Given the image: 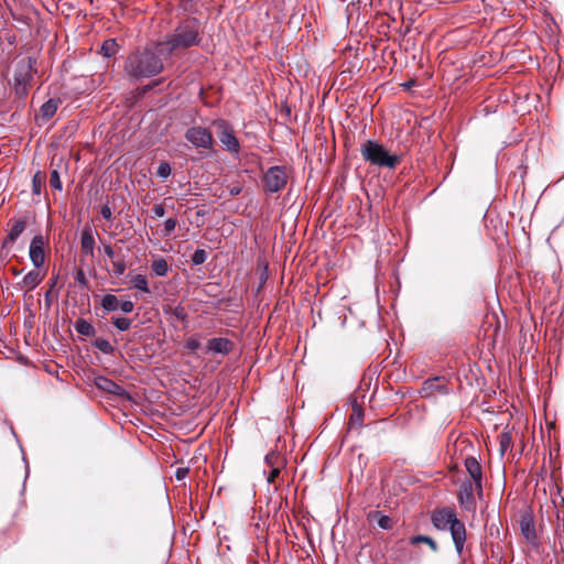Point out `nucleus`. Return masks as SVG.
<instances>
[{"label": "nucleus", "instance_id": "30", "mask_svg": "<svg viewBox=\"0 0 564 564\" xmlns=\"http://www.w3.org/2000/svg\"><path fill=\"white\" fill-rule=\"evenodd\" d=\"M111 322L119 332H126L131 328L132 319L121 316H112Z\"/></svg>", "mask_w": 564, "mask_h": 564}, {"label": "nucleus", "instance_id": "28", "mask_svg": "<svg viewBox=\"0 0 564 564\" xmlns=\"http://www.w3.org/2000/svg\"><path fill=\"white\" fill-rule=\"evenodd\" d=\"M410 543L412 545H415L419 543L427 544L433 552H437V550H438L436 542L431 536H427V535H421V534L414 535L410 539Z\"/></svg>", "mask_w": 564, "mask_h": 564}, {"label": "nucleus", "instance_id": "54", "mask_svg": "<svg viewBox=\"0 0 564 564\" xmlns=\"http://www.w3.org/2000/svg\"><path fill=\"white\" fill-rule=\"evenodd\" d=\"M291 490L292 489H291L290 485H288V492H291Z\"/></svg>", "mask_w": 564, "mask_h": 564}, {"label": "nucleus", "instance_id": "33", "mask_svg": "<svg viewBox=\"0 0 564 564\" xmlns=\"http://www.w3.org/2000/svg\"><path fill=\"white\" fill-rule=\"evenodd\" d=\"M112 267H113L112 274L116 276H121L128 268L124 259H113Z\"/></svg>", "mask_w": 564, "mask_h": 564}, {"label": "nucleus", "instance_id": "49", "mask_svg": "<svg viewBox=\"0 0 564 564\" xmlns=\"http://www.w3.org/2000/svg\"><path fill=\"white\" fill-rule=\"evenodd\" d=\"M275 501H274V510L276 511L278 509L281 508V505H282V500H283V496L281 495H278L275 496Z\"/></svg>", "mask_w": 564, "mask_h": 564}, {"label": "nucleus", "instance_id": "22", "mask_svg": "<svg viewBox=\"0 0 564 564\" xmlns=\"http://www.w3.org/2000/svg\"><path fill=\"white\" fill-rule=\"evenodd\" d=\"M75 330L83 336H94L96 330L93 324L84 318H78L74 325Z\"/></svg>", "mask_w": 564, "mask_h": 564}, {"label": "nucleus", "instance_id": "43", "mask_svg": "<svg viewBox=\"0 0 564 564\" xmlns=\"http://www.w3.org/2000/svg\"><path fill=\"white\" fill-rule=\"evenodd\" d=\"M153 218H161L165 215V208L162 204H156L151 209Z\"/></svg>", "mask_w": 564, "mask_h": 564}, {"label": "nucleus", "instance_id": "36", "mask_svg": "<svg viewBox=\"0 0 564 564\" xmlns=\"http://www.w3.org/2000/svg\"><path fill=\"white\" fill-rule=\"evenodd\" d=\"M75 280L83 290H89L88 281L83 269L76 271Z\"/></svg>", "mask_w": 564, "mask_h": 564}, {"label": "nucleus", "instance_id": "42", "mask_svg": "<svg viewBox=\"0 0 564 564\" xmlns=\"http://www.w3.org/2000/svg\"><path fill=\"white\" fill-rule=\"evenodd\" d=\"M41 172H37L32 180L33 193L39 195L41 193L42 180L40 176Z\"/></svg>", "mask_w": 564, "mask_h": 564}, {"label": "nucleus", "instance_id": "7", "mask_svg": "<svg viewBox=\"0 0 564 564\" xmlns=\"http://www.w3.org/2000/svg\"><path fill=\"white\" fill-rule=\"evenodd\" d=\"M264 462L268 465V469L263 470L268 484L267 491L268 494H275L281 489V484L284 482L281 476L283 459L278 453L272 452L265 455Z\"/></svg>", "mask_w": 564, "mask_h": 564}, {"label": "nucleus", "instance_id": "18", "mask_svg": "<svg viewBox=\"0 0 564 564\" xmlns=\"http://www.w3.org/2000/svg\"><path fill=\"white\" fill-rule=\"evenodd\" d=\"M25 225L26 223L23 219L15 220L3 240L2 248H6L9 243H13L24 231Z\"/></svg>", "mask_w": 564, "mask_h": 564}, {"label": "nucleus", "instance_id": "23", "mask_svg": "<svg viewBox=\"0 0 564 564\" xmlns=\"http://www.w3.org/2000/svg\"><path fill=\"white\" fill-rule=\"evenodd\" d=\"M58 104H59V101L57 99H54V98H50L48 100H46L41 106L42 117L45 118V119L52 118L56 113V111H57Z\"/></svg>", "mask_w": 564, "mask_h": 564}, {"label": "nucleus", "instance_id": "47", "mask_svg": "<svg viewBox=\"0 0 564 564\" xmlns=\"http://www.w3.org/2000/svg\"><path fill=\"white\" fill-rule=\"evenodd\" d=\"M459 500H460V503L464 505V506H468V505H474L475 503V496H469V495H466V496H458Z\"/></svg>", "mask_w": 564, "mask_h": 564}, {"label": "nucleus", "instance_id": "14", "mask_svg": "<svg viewBox=\"0 0 564 564\" xmlns=\"http://www.w3.org/2000/svg\"><path fill=\"white\" fill-rule=\"evenodd\" d=\"M29 254L35 269H39L43 265L45 260L44 239L41 235L34 236L31 240Z\"/></svg>", "mask_w": 564, "mask_h": 564}, {"label": "nucleus", "instance_id": "40", "mask_svg": "<svg viewBox=\"0 0 564 564\" xmlns=\"http://www.w3.org/2000/svg\"><path fill=\"white\" fill-rule=\"evenodd\" d=\"M200 347V343L196 337H189L185 341V349H187L191 352H195Z\"/></svg>", "mask_w": 564, "mask_h": 564}, {"label": "nucleus", "instance_id": "48", "mask_svg": "<svg viewBox=\"0 0 564 564\" xmlns=\"http://www.w3.org/2000/svg\"><path fill=\"white\" fill-rule=\"evenodd\" d=\"M228 192L231 197H235L242 192V187L240 185H234L228 188Z\"/></svg>", "mask_w": 564, "mask_h": 564}, {"label": "nucleus", "instance_id": "19", "mask_svg": "<svg viewBox=\"0 0 564 564\" xmlns=\"http://www.w3.org/2000/svg\"><path fill=\"white\" fill-rule=\"evenodd\" d=\"M130 284L131 289H135L144 294H151V290L149 288L148 276L145 274L139 273L135 275H132L130 273Z\"/></svg>", "mask_w": 564, "mask_h": 564}, {"label": "nucleus", "instance_id": "11", "mask_svg": "<svg viewBox=\"0 0 564 564\" xmlns=\"http://www.w3.org/2000/svg\"><path fill=\"white\" fill-rule=\"evenodd\" d=\"M519 528L525 541L536 545L538 534L534 524V512L530 505H524L519 512Z\"/></svg>", "mask_w": 564, "mask_h": 564}, {"label": "nucleus", "instance_id": "41", "mask_svg": "<svg viewBox=\"0 0 564 564\" xmlns=\"http://www.w3.org/2000/svg\"><path fill=\"white\" fill-rule=\"evenodd\" d=\"M119 310L123 313L129 314L134 310V303L130 300L119 302Z\"/></svg>", "mask_w": 564, "mask_h": 564}, {"label": "nucleus", "instance_id": "9", "mask_svg": "<svg viewBox=\"0 0 564 564\" xmlns=\"http://www.w3.org/2000/svg\"><path fill=\"white\" fill-rule=\"evenodd\" d=\"M262 181L265 193L275 194L280 192L288 182L285 167L282 165L269 167L263 174Z\"/></svg>", "mask_w": 564, "mask_h": 564}, {"label": "nucleus", "instance_id": "39", "mask_svg": "<svg viewBox=\"0 0 564 564\" xmlns=\"http://www.w3.org/2000/svg\"><path fill=\"white\" fill-rule=\"evenodd\" d=\"M177 220L175 218H167L164 221V236H170L176 228Z\"/></svg>", "mask_w": 564, "mask_h": 564}, {"label": "nucleus", "instance_id": "27", "mask_svg": "<svg viewBox=\"0 0 564 564\" xmlns=\"http://www.w3.org/2000/svg\"><path fill=\"white\" fill-rule=\"evenodd\" d=\"M91 345L105 355H112L115 347L105 338H96Z\"/></svg>", "mask_w": 564, "mask_h": 564}, {"label": "nucleus", "instance_id": "8", "mask_svg": "<svg viewBox=\"0 0 564 564\" xmlns=\"http://www.w3.org/2000/svg\"><path fill=\"white\" fill-rule=\"evenodd\" d=\"M212 124L217 128V135L224 149L230 154L237 155L240 151V143L232 126L225 119L213 120Z\"/></svg>", "mask_w": 564, "mask_h": 564}, {"label": "nucleus", "instance_id": "3", "mask_svg": "<svg viewBox=\"0 0 564 564\" xmlns=\"http://www.w3.org/2000/svg\"><path fill=\"white\" fill-rule=\"evenodd\" d=\"M431 522L440 531H449L458 556H462L466 542V528L449 507L436 508L431 512Z\"/></svg>", "mask_w": 564, "mask_h": 564}, {"label": "nucleus", "instance_id": "5", "mask_svg": "<svg viewBox=\"0 0 564 564\" xmlns=\"http://www.w3.org/2000/svg\"><path fill=\"white\" fill-rule=\"evenodd\" d=\"M34 64L35 59L28 57L26 59L20 61L14 69L13 74V90L19 99H25L29 95V88L34 76Z\"/></svg>", "mask_w": 564, "mask_h": 564}, {"label": "nucleus", "instance_id": "50", "mask_svg": "<svg viewBox=\"0 0 564 564\" xmlns=\"http://www.w3.org/2000/svg\"><path fill=\"white\" fill-rule=\"evenodd\" d=\"M51 293H52V290H48V291L45 293V301H46L47 306H50V305H51V302H52V300H51Z\"/></svg>", "mask_w": 564, "mask_h": 564}, {"label": "nucleus", "instance_id": "21", "mask_svg": "<svg viewBox=\"0 0 564 564\" xmlns=\"http://www.w3.org/2000/svg\"><path fill=\"white\" fill-rule=\"evenodd\" d=\"M151 270L155 276L163 278L167 275L170 265L164 258L159 257L153 260L151 264Z\"/></svg>", "mask_w": 564, "mask_h": 564}, {"label": "nucleus", "instance_id": "38", "mask_svg": "<svg viewBox=\"0 0 564 564\" xmlns=\"http://www.w3.org/2000/svg\"><path fill=\"white\" fill-rule=\"evenodd\" d=\"M414 482L413 477L410 475H401L398 477V485L400 486V489L403 491H409L410 488H408V485H411Z\"/></svg>", "mask_w": 564, "mask_h": 564}, {"label": "nucleus", "instance_id": "51", "mask_svg": "<svg viewBox=\"0 0 564 564\" xmlns=\"http://www.w3.org/2000/svg\"><path fill=\"white\" fill-rule=\"evenodd\" d=\"M557 500H560L561 502H564V496H562V495L555 496V498L552 500L554 506H557V502H558Z\"/></svg>", "mask_w": 564, "mask_h": 564}, {"label": "nucleus", "instance_id": "10", "mask_svg": "<svg viewBox=\"0 0 564 564\" xmlns=\"http://www.w3.org/2000/svg\"><path fill=\"white\" fill-rule=\"evenodd\" d=\"M184 138L196 149L212 151L214 148V138L207 128L200 126L191 127L185 131Z\"/></svg>", "mask_w": 564, "mask_h": 564}, {"label": "nucleus", "instance_id": "1", "mask_svg": "<svg viewBox=\"0 0 564 564\" xmlns=\"http://www.w3.org/2000/svg\"><path fill=\"white\" fill-rule=\"evenodd\" d=\"M162 45L158 42L154 46L138 50L128 55L124 62V72L133 80L154 77L164 69V61L169 59Z\"/></svg>", "mask_w": 564, "mask_h": 564}, {"label": "nucleus", "instance_id": "12", "mask_svg": "<svg viewBox=\"0 0 564 564\" xmlns=\"http://www.w3.org/2000/svg\"><path fill=\"white\" fill-rule=\"evenodd\" d=\"M94 384L99 390H102V391L113 394L116 397L130 398L128 391L122 386L118 384L117 382L109 379L108 377H105V376L95 377Z\"/></svg>", "mask_w": 564, "mask_h": 564}, {"label": "nucleus", "instance_id": "16", "mask_svg": "<svg viewBox=\"0 0 564 564\" xmlns=\"http://www.w3.org/2000/svg\"><path fill=\"white\" fill-rule=\"evenodd\" d=\"M95 237L91 228L86 227L83 229L80 234V249L82 252L86 256H94L95 250Z\"/></svg>", "mask_w": 564, "mask_h": 564}, {"label": "nucleus", "instance_id": "2", "mask_svg": "<svg viewBox=\"0 0 564 564\" xmlns=\"http://www.w3.org/2000/svg\"><path fill=\"white\" fill-rule=\"evenodd\" d=\"M200 41L199 22L197 19L192 18L180 23L171 34H167L159 43L162 45L165 56L171 58L175 51L196 46Z\"/></svg>", "mask_w": 564, "mask_h": 564}, {"label": "nucleus", "instance_id": "44", "mask_svg": "<svg viewBox=\"0 0 564 564\" xmlns=\"http://www.w3.org/2000/svg\"><path fill=\"white\" fill-rule=\"evenodd\" d=\"M188 473H189V468L188 467H178L175 470V478L178 481H182V480H184L187 477Z\"/></svg>", "mask_w": 564, "mask_h": 564}, {"label": "nucleus", "instance_id": "46", "mask_svg": "<svg viewBox=\"0 0 564 564\" xmlns=\"http://www.w3.org/2000/svg\"><path fill=\"white\" fill-rule=\"evenodd\" d=\"M102 250H104V253L106 257H108L112 260L115 259V251L110 243H104Z\"/></svg>", "mask_w": 564, "mask_h": 564}, {"label": "nucleus", "instance_id": "35", "mask_svg": "<svg viewBox=\"0 0 564 564\" xmlns=\"http://www.w3.org/2000/svg\"><path fill=\"white\" fill-rule=\"evenodd\" d=\"M50 183L54 189L62 191L63 185L57 170L51 171Z\"/></svg>", "mask_w": 564, "mask_h": 564}, {"label": "nucleus", "instance_id": "25", "mask_svg": "<svg viewBox=\"0 0 564 564\" xmlns=\"http://www.w3.org/2000/svg\"><path fill=\"white\" fill-rule=\"evenodd\" d=\"M364 421V413L359 405L355 404L352 408V413L349 417V427L350 429H360Z\"/></svg>", "mask_w": 564, "mask_h": 564}, {"label": "nucleus", "instance_id": "53", "mask_svg": "<svg viewBox=\"0 0 564 564\" xmlns=\"http://www.w3.org/2000/svg\"><path fill=\"white\" fill-rule=\"evenodd\" d=\"M412 85H413V82H406V83L402 84V86L406 89H409Z\"/></svg>", "mask_w": 564, "mask_h": 564}, {"label": "nucleus", "instance_id": "34", "mask_svg": "<svg viewBox=\"0 0 564 564\" xmlns=\"http://www.w3.org/2000/svg\"><path fill=\"white\" fill-rule=\"evenodd\" d=\"M172 169L169 162H161L156 170V175L161 178H167L171 175Z\"/></svg>", "mask_w": 564, "mask_h": 564}, {"label": "nucleus", "instance_id": "13", "mask_svg": "<svg viewBox=\"0 0 564 564\" xmlns=\"http://www.w3.org/2000/svg\"><path fill=\"white\" fill-rule=\"evenodd\" d=\"M234 349V343L226 337H214L207 340L205 350L206 354H219L223 356L229 355Z\"/></svg>", "mask_w": 564, "mask_h": 564}, {"label": "nucleus", "instance_id": "52", "mask_svg": "<svg viewBox=\"0 0 564 564\" xmlns=\"http://www.w3.org/2000/svg\"><path fill=\"white\" fill-rule=\"evenodd\" d=\"M57 283V276L51 279V288L50 290H53Z\"/></svg>", "mask_w": 564, "mask_h": 564}, {"label": "nucleus", "instance_id": "20", "mask_svg": "<svg viewBox=\"0 0 564 564\" xmlns=\"http://www.w3.org/2000/svg\"><path fill=\"white\" fill-rule=\"evenodd\" d=\"M43 280V276L41 275L40 271L37 269L30 271L26 273L21 284L26 288L28 291H31L35 289Z\"/></svg>", "mask_w": 564, "mask_h": 564}, {"label": "nucleus", "instance_id": "26", "mask_svg": "<svg viewBox=\"0 0 564 564\" xmlns=\"http://www.w3.org/2000/svg\"><path fill=\"white\" fill-rule=\"evenodd\" d=\"M118 51V44L115 39H108L104 41L100 47V53L105 57H110L115 55Z\"/></svg>", "mask_w": 564, "mask_h": 564}, {"label": "nucleus", "instance_id": "45", "mask_svg": "<svg viewBox=\"0 0 564 564\" xmlns=\"http://www.w3.org/2000/svg\"><path fill=\"white\" fill-rule=\"evenodd\" d=\"M100 214L107 220H110L112 218V212H111V208H110L109 204H105L101 207Z\"/></svg>", "mask_w": 564, "mask_h": 564}, {"label": "nucleus", "instance_id": "17", "mask_svg": "<svg viewBox=\"0 0 564 564\" xmlns=\"http://www.w3.org/2000/svg\"><path fill=\"white\" fill-rule=\"evenodd\" d=\"M367 520L372 523L377 522L378 527L382 530H391L393 528V520L384 514L382 511L371 510L367 513Z\"/></svg>", "mask_w": 564, "mask_h": 564}, {"label": "nucleus", "instance_id": "32", "mask_svg": "<svg viewBox=\"0 0 564 564\" xmlns=\"http://www.w3.org/2000/svg\"><path fill=\"white\" fill-rule=\"evenodd\" d=\"M207 258L208 253L205 249H196L191 259L192 265H200L207 260Z\"/></svg>", "mask_w": 564, "mask_h": 564}, {"label": "nucleus", "instance_id": "37", "mask_svg": "<svg viewBox=\"0 0 564 564\" xmlns=\"http://www.w3.org/2000/svg\"><path fill=\"white\" fill-rule=\"evenodd\" d=\"M173 316L181 321V322H186L187 321V317H188V314L185 310V307L181 304L176 305L174 308H173Z\"/></svg>", "mask_w": 564, "mask_h": 564}, {"label": "nucleus", "instance_id": "15", "mask_svg": "<svg viewBox=\"0 0 564 564\" xmlns=\"http://www.w3.org/2000/svg\"><path fill=\"white\" fill-rule=\"evenodd\" d=\"M434 391H437L441 394H448L449 389H448L447 384L445 383L444 377L429 378L423 381L421 393L424 397H431Z\"/></svg>", "mask_w": 564, "mask_h": 564}, {"label": "nucleus", "instance_id": "29", "mask_svg": "<svg viewBox=\"0 0 564 564\" xmlns=\"http://www.w3.org/2000/svg\"><path fill=\"white\" fill-rule=\"evenodd\" d=\"M512 446V435L509 431H503L499 435V449L501 454H505Z\"/></svg>", "mask_w": 564, "mask_h": 564}, {"label": "nucleus", "instance_id": "4", "mask_svg": "<svg viewBox=\"0 0 564 564\" xmlns=\"http://www.w3.org/2000/svg\"><path fill=\"white\" fill-rule=\"evenodd\" d=\"M360 154L366 162L378 167L394 169L399 156L390 154L386 148L376 140H366L360 147Z\"/></svg>", "mask_w": 564, "mask_h": 564}, {"label": "nucleus", "instance_id": "31", "mask_svg": "<svg viewBox=\"0 0 564 564\" xmlns=\"http://www.w3.org/2000/svg\"><path fill=\"white\" fill-rule=\"evenodd\" d=\"M506 479L503 474H498L496 478L491 476L489 489L492 491H505Z\"/></svg>", "mask_w": 564, "mask_h": 564}, {"label": "nucleus", "instance_id": "6", "mask_svg": "<svg viewBox=\"0 0 564 564\" xmlns=\"http://www.w3.org/2000/svg\"><path fill=\"white\" fill-rule=\"evenodd\" d=\"M464 466L469 479L464 481L458 494H482L485 487L482 485V468L479 460L475 456H467Z\"/></svg>", "mask_w": 564, "mask_h": 564}, {"label": "nucleus", "instance_id": "24", "mask_svg": "<svg viewBox=\"0 0 564 564\" xmlns=\"http://www.w3.org/2000/svg\"><path fill=\"white\" fill-rule=\"evenodd\" d=\"M119 299L113 294H106L101 300L104 311L110 313L119 310Z\"/></svg>", "mask_w": 564, "mask_h": 564}]
</instances>
